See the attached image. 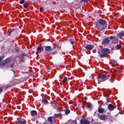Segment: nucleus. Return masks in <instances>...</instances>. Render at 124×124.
Wrapping results in <instances>:
<instances>
[{
  "instance_id": "obj_33",
  "label": "nucleus",
  "mask_w": 124,
  "mask_h": 124,
  "mask_svg": "<svg viewBox=\"0 0 124 124\" xmlns=\"http://www.w3.org/2000/svg\"><path fill=\"white\" fill-rule=\"evenodd\" d=\"M72 124H77V120H74L72 122Z\"/></svg>"
},
{
  "instance_id": "obj_19",
  "label": "nucleus",
  "mask_w": 124,
  "mask_h": 124,
  "mask_svg": "<svg viewBox=\"0 0 124 124\" xmlns=\"http://www.w3.org/2000/svg\"><path fill=\"white\" fill-rule=\"evenodd\" d=\"M41 102L43 104H46V103L48 102V100H47V99H46V98H43V99H42Z\"/></svg>"
},
{
  "instance_id": "obj_21",
  "label": "nucleus",
  "mask_w": 124,
  "mask_h": 124,
  "mask_svg": "<svg viewBox=\"0 0 124 124\" xmlns=\"http://www.w3.org/2000/svg\"><path fill=\"white\" fill-rule=\"evenodd\" d=\"M16 32V31H15V30L13 29V30H11L10 32H8V35L10 36L11 33H15Z\"/></svg>"
},
{
  "instance_id": "obj_17",
  "label": "nucleus",
  "mask_w": 124,
  "mask_h": 124,
  "mask_svg": "<svg viewBox=\"0 0 124 124\" xmlns=\"http://www.w3.org/2000/svg\"><path fill=\"white\" fill-rule=\"evenodd\" d=\"M31 114L32 117L37 116V111H36V110H32L31 111Z\"/></svg>"
},
{
  "instance_id": "obj_8",
  "label": "nucleus",
  "mask_w": 124,
  "mask_h": 124,
  "mask_svg": "<svg viewBox=\"0 0 124 124\" xmlns=\"http://www.w3.org/2000/svg\"><path fill=\"white\" fill-rule=\"evenodd\" d=\"M88 2V0H80L78 3V7H81V6H84Z\"/></svg>"
},
{
  "instance_id": "obj_12",
  "label": "nucleus",
  "mask_w": 124,
  "mask_h": 124,
  "mask_svg": "<svg viewBox=\"0 0 124 124\" xmlns=\"http://www.w3.org/2000/svg\"><path fill=\"white\" fill-rule=\"evenodd\" d=\"M99 119L102 121H106L108 119V117L105 114H102L100 115Z\"/></svg>"
},
{
  "instance_id": "obj_4",
  "label": "nucleus",
  "mask_w": 124,
  "mask_h": 124,
  "mask_svg": "<svg viewBox=\"0 0 124 124\" xmlns=\"http://www.w3.org/2000/svg\"><path fill=\"white\" fill-rule=\"evenodd\" d=\"M56 49V46H45V52H51L54 51Z\"/></svg>"
},
{
  "instance_id": "obj_7",
  "label": "nucleus",
  "mask_w": 124,
  "mask_h": 124,
  "mask_svg": "<svg viewBox=\"0 0 124 124\" xmlns=\"http://www.w3.org/2000/svg\"><path fill=\"white\" fill-rule=\"evenodd\" d=\"M110 43V40H109V38H106L104 39L102 41V45H108Z\"/></svg>"
},
{
  "instance_id": "obj_15",
  "label": "nucleus",
  "mask_w": 124,
  "mask_h": 124,
  "mask_svg": "<svg viewBox=\"0 0 124 124\" xmlns=\"http://www.w3.org/2000/svg\"><path fill=\"white\" fill-rule=\"evenodd\" d=\"M37 51L39 52V53H41L44 51V47L42 46H38L37 47Z\"/></svg>"
},
{
  "instance_id": "obj_39",
  "label": "nucleus",
  "mask_w": 124,
  "mask_h": 124,
  "mask_svg": "<svg viewBox=\"0 0 124 124\" xmlns=\"http://www.w3.org/2000/svg\"><path fill=\"white\" fill-rule=\"evenodd\" d=\"M31 121H32V122H34V121H35V119H34V118H32V119H31Z\"/></svg>"
},
{
  "instance_id": "obj_1",
  "label": "nucleus",
  "mask_w": 124,
  "mask_h": 124,
  "mask_svg": "<svg viewBox=\"0 0 124 124\" xmlns=\"http://www.w3.org/2000/svg\"><path fill=\"white\" fill-rule=\"evenodd\" d=\"M96 28H97L100 31H103L107 28V23L106 20L102 19H99L97 21Z\"/></svg>"
},
{
  "instance_id": "obj_13",
  "label": "nucleus",
  "mask_w": 124,
  "mask_h": 124,
  "mask_svg": "<svg viewBox=\"0 0 124 124\" xmlns=\"http://www.w3.org/2000/svg\"><path fill=\"white\" fill-rule=\"evenodd\" d=\"M99 108H98V111L99 114H103L104 113V111H105V109L100 108V106H99Z\"/></svg>"
},
{
  "instance_id": "obj_16",
  "label": "nucleus",
  "mask_w": 124,
  "mask_h": 124,
  "mask_svg": "<svg viewBox=\"0 0 124 124\" xmlns=\"http://www.w3.org/2000/svg\"><path fill=\"white\" fill-rule=\"evenodd\" d=\"M108 109L110 110V111H113L114 109V105L112 104H109L108 105Z\"/></svg>"
},
{
  "instance_id": "obj_14",
  "label": "nucleus",
  "mask_w": 124,
  "mask_h": 124,
  "mask_svg": "<svg viewBox=\"0 0 124 124\" xmlns=\"http://www.w3.org/2000/svg\"><path fill=\"white\" fill-rule=\"evenodd\" d=\"M8 63V60L7 59L1 62L0 65H1L2 66H4L5 64Z\"/></svg>"
},
{
  "instance_id": "obj_34",
  "label": "nucleus",
  "mask_w": 124,
  "mask_h": 124,
  "mask_svg": "<svg viewBox=\"0 0 124 124\" xmlns=\"http://www.w3.org/2000/svg\"><path fill=\"white\" fill-rule=\"evenodd\" d=\"M43 10H44L43 7H41L40 8V11H43Z\"/></svg>"
},
{
  "instance_id": "obj_20",
  "label": "nucleus",
  "mask_w": 124,
  "mask_h": 124,
  "mask_svg": "<svg viewBox=\"0 0 124 124\" xmlns=\"http://www.w3.org/2000/svg\"><path fill=\"white\" fill-rule=\"evenodd\" d=\"M123 36H124V32L122 31L118 33V37H123Z\"/></svg>"
},
{
  "instance_id": "obj_38",
  "label": "nucleus",
  "mask_w": 124,
  "mask_h": 124,
  "mask_svg": "<svg viewBox=\"0 0 124 124\" xmlns=\"http://www.w3.org/2000/svg\"><path fill=\"white\" fill-rule=\"evenodd\" d=\"M2 88L0 87V93H1L2 92Z\"/></svg>"
},
{
  "instance_id": "obj_9",
  "label": "nucleus",
  "mask_w": 124,
  "mask_h": 124,
  "mask_svg": "<svg viewBox=\"0 0 124 124\" xmlns=\"http://www.w3.org/2000/svg\"><path fill=\"white\" fill-rule=\"evenodd\" d=\"M17 123L19 124H27V121L23 119L18 118L17 119Z\"/></svg>"
},
{
  "instance_id": "obj_25",
  "label": "nucleus",
  "mask_w": 124,
  "mask_h": 124,
  "mask_svg": "<svg viewBox=\"0 0 124 124\" xmlns=\"http://www.w3.org/2000/svg\"><path fill=\"white\" fill-rule=\"evenodd\" d=\"M52 107H53L54 109H58L59 108V106L56 104L52 105Z\"/></svg>"
},
{
  "instance_id": "obj_24",
  "label": "nucleus",
  "mask_w": 124,
  "mask_h": 124,
  "mask_svg": "<svg viewBox=\"0 0 124 124\" xmlns=\"http://www.w3.org/2000/svg\"><path fill=\"white\" fill-rule=\"evenodd\" d=\"M92 104H91L90 103H88L87 106V108H88V109H91V108H92Z\"/></svg>"
},
{
  "instance_id": "obj_22",
  "label": "nucleus",
  "mask_w": 124,
  "mask_h": 124,
  "mask_svg": "<svg viewBox=\"0 0 124 124\" xmlns=\"http://www.w3.org/2000/svg\"><path fill=\"white\" fill-rule=\"evenodd\" d=\"M122 48V45H116V46L115 47L116 50H120Z\"/></svg>"
},
{
  "instance_id": "obj_35",
  "label": "nucleus",
  "mask_w": 124,
  "mask_h": 124,
  "mask_svg": "<svg viewBox=\"0 0 124 124\" xmlns=\"http://www.w3.org/2000/svg\"><path fill=\"white\" fill-rule=\"evenodd\" d=\"M2 60V57L1 56H0V64L1 63V61Z\"/></svg>"
},
{
  "instance_id": "obj_18",
  "label": "nucleus",
  "mask_w": 124,
  "mask_h": 124,
  "mask_svg": "<svg viewBox=\"0 0 124 124\" xmlns=\"http://www.w3.org/2000/svg\"><path fill=\"white\" fill-rule=\"evenodd\" d=\"M62 113H58V114H54V116L53 117V118H54V119H58V118H60V117H62Z\"/></svg>"
},
{
  "instance_id": "obj_3",
  "label": "nucleus",
  "mask_w": 124,
  "mask_h": 124,
  "mask_svg": "<svg viewBox=\"0 0 124 124\" xmlns=\"http://www.w3.org/2000/svg\"><path fill=\"white\" fill-rule=\"evenodd\" d=\"M98 81L99 82H105L109 79V75L108 74H105L102 76H100L97 77Z\"/></svg>"
},
{
  "instance_id": "obj_42",
  "label": "nucleus",
  "mask_w": 124,
  "mask_h": 124,
  "mask_svg": "<svg viewBox=\"0 0 124 124\" xmlns=\"http://www.w3.org/2000/svg\"><path fill=\"white\" fill-rule=\"evenodd\" d=\"M68 79L70 80V79L69 78H68Z\"/></svg>"
},
{
  "instance_id": "obj_40",
  "label": "nucleus",
  "mask_w": 124,
  "mask_h": 124,
  "mask_svg": "<svg viewBox=\"0 0 124 124\" xmlns=\"http://www.w3.org/2000/svg\"><path fill=\"white\" fill-rule=\"evenodd\" d=\"M15 51L16 53H18V49H17V48H15Z\"/></svg>"
},
{
  "instance_id": "obj_5",
  "label": "nucleus",
  "mask_w": 124,
  "mask_h": 124,
  "mask_svg": "<svg viewBox=\"0 0 124 124\" xmlns=\"http://www.w3.org/2000/svg\"><path fill=\"white\" fill-rule=\"evenodd\" d=\"M83 47H84V48H85L86 50H93V49L94 48V46H93V45L84 44L83 45Z\"/></svg>"
},
{
  "instance_id": "obj_31",
  "label": "nucleus",
  "mask_w": 124,
  "mask_h": 124,
  "mask_svg": "<svg viewBox=\"0 0 124 124\" xmlns=\"http://www.w3.org/2000/svg\"><path fill=\"white\" fill-rule=\"evenodd\" d=\"M19 3L20 4H23V3H25V0H21Z\"/></svg>"
},
{
  "instance_id": "obj_29",
  "label": "nucleus",
  "mask_w": 124,
  "mask_h": 124,
  "mask_svg": "<svg viewBox=\"0 0 124 124\" xmlns=\"http://www.w3.org/2000/svg\"><path fill=\"white\" fill-rule=\"evenodd\" d=\"M112 62H113L114 64H117V62L116 60L113 59H112Z\"/></svg>"
},
{
  "instance_id": "obj_11",
  "label": "nucleus",
  "mask_w": 124,
  "mask_h": 124,
  "mask_svg": "<svg viewBox=\"0 0 124 124\" xmlns=\"http://www.w3.org/2000/svg\"><path fill=\"white\" fill-rule=\"evenodd\" d=\"M109 39H112V42L114 43V44H116L117 42H118L119 41L118 40V39L116 36H111L109 38Z\"/></svg>"
},
{
  "instance_id": "obj_6",
  "label": "nucleus",
  "mask_w": 124,
  "mask_h": 124,
  "mask_svg": "<svg viewBox=\"0 0 124 124\" xmlns=\"http://www.w3.org/2000/svg\"><path fill=\"white\" fill-rule=\"evenodd\" d=\"M27 57V54L25 53H22L21 54V57L19 59V63H22V62H25V58Z\"/></svg>"
},
{
  "instance_id": "obj_32",
  "label": "nucleus",
  "mask_w": 124,
  "mask_h": 124,
  "mask_svg": "<svg viewBox=\"0 0 124 124\" xmlns=\"http://www.w3.org/2000/svg\"><path fill=\"white\" fill-rule=\"evenodd\" d=\"M57 109V111L59 113H61V112H62V108H58Z\"/></svg>"
},
{
  "instance_id": "obj_36",
  "label": "nucleus",
  "mask_w": 124,
  "mask_h": 124,
  "mask_svg": "<svg viewBox=\"0 0 124 124\" xmlns=\"http://www.w3.org/2000/svg\"><path fill=\"white\" fill-rule=\"evenodd\" d=\"M11 70L12 71H13V72H14V74H16V72L15 71V70H13V69H11Z\"/></svg>"
},
{
  "instance_id": "obj_2",
  "label": "nucleus",
  "mask_w": 124,
  "mask_h": 124,
  "mask_svg": "<svg viewBox=\"0 0 124 124\" xmlns=\"http://www.w3.org/2000/svg\"><path fill=\"white\" fill-rule=\"evenodd\" d=\"M98 53L100 56V58H105L107 56V54L110 53V49L106 48H102Z\"/></svg>"
},
{
  "instance_id": "obj_37",
  "label": "nucleus",
  "mask_w": 124,
  "mask_h": 124,
  "mask_svg": "<svg viewBox=\"0 0 124 124\" xmlns=\"http://www.w3.org/2000/svg\"><path fill=\"white\" fill-rule=\"evenodd\" d=\"M119 114H121V115H123V111H119Z\"/></svg>"
},
{
  "instance_id": "obj_23",
  "label": "nucleus",
  "mask_w": 124,
  "mask_h": 124,
  "mask_svg": "<svg viewBox=\"0 0 124 124\" xmlns=\"http://www.w3.org/2000/svg\"><path fill=\"white\" fill-rule=\"evenodd\" d=\"M64 112L66 115H68L70 113V110L69 109H66L64 110Z\"/></svg>"
},
{
  "instance_id": "obj_41",
  "label": "nucleus",
  "mask_w": 124,
  "mask_h": 124,
  "mask_svg": "<svg viewBox=\"0 0 124 124\" xmlns=\"http://www.w3.org/2000/svg\"><path fill=\"white\" fill-rule=\"evenodd\" d=\"M56 53H57V52L56 51H54L53 52V55H55V54H56Z\"/></svg>"
},
{
  "instance_id": "obj_28",
  "label": "nucleus",
  "mask_w": 124,
  "mask_h": 124,
  "mask_svg": "<svg viewBox=\"0 0 124 124\" xmlns=\"http://www.w3.org/2000/svg\"><path fill=\"white\" fill-rule=\"evenodd\" d=\"M71 39H70V42L71 43V44H72L73 47H74V46H75V45H74V41H71Z\"/></svg>"
},
{
  "instance_id": "obj_27",
  "label": "nucleus",
  "mask_w": 124,
  "mask_h": 124,
  "mask_svg": "<svg viewBox=\"0 0 124 124\" xmlns=\"http://www.w3.org/2000/svg\"><path fill=\"white\" fill-rule=\"evenodd\" d=\"M23 6L24 8H28V7H29V4L28 3H25L24 4Z\"/></svg>"
},
{
  "instance_id": "obj_30",
  "label": "nucleus",
  "mask_w": 124,
  "mask_h": 124,
  "mask_svg": "<svg viewBox=\"0 0 124 124\" xmlns=\"http://www.w3.org/2000/svg\"><path fill=\"white\" fill-rule=\"evenodd\" d=\"M67 81V78L65 77L63 80H62L63 83H64L65 82H66Z\"/></svg>"
},
{
  "instance_id": "obj_26",
  "label": "nucleus",
  "mask_w": 124,
  "mask_h": 124,
  "mask_svg": "<svg viewBox=\"0 0 124 124\" xmlns=\"http://www.w3.org/2000/svg\"><path fill=\"white\" fill-rule=\"evenodd\" d=\"M48 122H50V123H53V120H52V117H49L47 118Z\"/></svg>"
},
{
  "instance_id": "obj_10",
  "label": "nucleus",
  "mask_w": 124,
  "mask_h": 124,
  "mask_svg": "<svg viewBox=\"0 0 124 124\" xmlns=\"http://www.w3.org/2000/svg\"><path fill=\"white\" fill-rule=\"evenodd\" d=\"M80 124H89L90 121L85 118L81 119L80 120Z\"/></svg>"
}]
</instances>
